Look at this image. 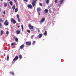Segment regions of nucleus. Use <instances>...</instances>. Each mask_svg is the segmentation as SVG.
I'll return each mask as SVG.
<instances>
[{
  "label": "nucleus",
  "instance_id": "nucleus-40",
  "mask_svg": "<svg viewBox=\"0 0 76 76\" xmlns=\"http://www.w3.org/2000/svg\"><path fill=\"white\" fill-rule=\"evenodd\" d=\"M9 57H7V60H8V61L9 60Z\"/></svg>",
  "mask_w": 76,
  "mask_h": 76
},
{
  "label": "nucleus",
  "instance_id": "nucleus-49",
  "mask_svg": "<svg viewBox=\"0 0 76 76\" xmlns=\"http://www.w3.org/2000/svg\"><path fill=\"white\" fill-rule=\"evenodd\" d=\"M1 1H3V0H0Z\"/></svg>",
  "mask_w": 76,
  "mask_h": 76
},
{
  "label": "nucleus",
  "instance_id": "nucleus-31",
  "mask_svg": "<svg viewBox=\"0 0 76 76\" xmlns=\"http://www.w3.org/2000/svg\"><path fill=\"white\" fill-rule=\"evenodd\" d=\"M14 2L16 3L17 1V0H14Z\"/></svg>",
  "mask_w": 76,
  "mask_h": 76
},
{
  "label": "nucleus",
  "instance_id": "nucleus-11",
  "mask_svg": "<svg viewBox=\"0 0 76 76\" xmlns=\"http://www.w3.org/2000/svg\"><path fill=\"white\" fill-rule=\"evenodd\" d=\"M37 12L41 11V9L39 7L37 8Z\"/></svg>",
  "mask_w": 76,
  "mask_h": 76
},
{
  "label": "nucleus",
  "instance_id": "nucleus-27",
  "mask_svg": "<svg viewBox=\"0 0 76 76\" xmlns=\"http://www.w3.org/2000/svg\"><path fill=\"white\" fill-rule=\"evenodd\" d=\"M15 41H16L17 42H18V38H15Z\"/></svg>",
  "mask_w": 76,
  "mask_h": 76
},
{
  "label": "nucleus",
  "instance_id": "nucleus-52",
  "mask_svg": "<svg viewBox=\"0 0 76 76\" xmlns=\"http://www.w3.org/2000/svg\"><path fill=\"white\" fill-rule=\"evenodd\" d=\"M16 3V4H17V2H16V3Z\"/></svg>",
  "mask_w": 76,
  "mask_h": 76
},
{
  "label": "nucleus",
  "instance_id": "nucleus-20",
  "mask_svg": "<svg viewBox=\"0 0 76 76\" xmlns=\"http://www.w3.org/2000/svg\"><path fill=\"white\" fill-rule=\"evenodd\" d=\"M15 7H16L15 5L13 6H12V10H14Z\"/></svg>",
  "mask_w": 76,
  "mask_h": 76
},
{
  "label": "nucleus",
  "instance_id": "nucleus-46",
  "mask_svg": "<svg viewBox=\"0 0 76 76\" xmlns=\"http://www.w3.org/2000/svg\"><path fill=\"white\" fill-rule=\"evenodd\" d=\"M4 56H5V54L4 53Z\"/></svg>",
  "mask_w": 76,
  "mask_h": 76
},
{
  "label": "nucleus",
  "instance_id": "nucleus-6",
  "mask_svg": "<svg viewBox=\"0 0 76 76\" xmlns=\"http://www.w3.org/2000/svg\"><path fill=\"white\" fill-rule=\"evenodd\" d=\"M4 25H5V26H8L9 25V23L8 22L7 20H5V22H4Z\"/></svg>",
  "mask_w": 76,
  "mask_h": 76
},
{
  "label": "nucleus",
  "instance_id": "nucleus-22",
  "mask_svg": "<svg viewBox=\"0 0 76 76\" xmlns=\"http://www.w3.org/2000/svg\"><path fill=\"white\" fill-rule=\"evenodd\" d=\"M10 73L12 75H13L14 74V72L12 71H11Z\"/></svg>",
  "mask_w": 76,
  "mask_h": 76
},
{
  "label": "nucleus",
  "instance_id": "nucleus-47",
  "mask_svg": "<svg viewBox=\"0 0 76 76\" xmlns=\"http://www.w3.org/2000/svg\"><path fill=\"white\" fill-rule=\"evenodd\" d=\"M22 31H23V30H22Z\"/></svg>",
  "mask_w": 76,
  "mask_h": 76
},
{
  "label": "nucleus",
  "instance_id": "nucleus-53",
  "mask_svg": "<svg viewBox=\"0 0 76 76\" xmlns=\"http://www.w3.org/2000/svg\"><path fill=\"white\" fill-rule=\"evenodd\" d=\"M1 7V5H0V7Z\"/></svg>",
  "mask_w": 76,
  "mask_h": 76
},
{
  "label": "nucleus",
  "instance_id": "nucleus-2",
  "mask_svg": "<svg viewBox=\"0 0 76 76\" xmlns=\"http://www.w3.org/2000/svg\"><path fill=\"white\" fill-rule=\"evenodd\" d=\"M33 1L32 3V5L33 7H34L35 6V4L36 3L37 0H33Z\"/></svg>",
  "mask_w": 76,
  "mask_h": 76
},
{
  "label": "nucleus",
  "instance_id": "nucleus-14",
  "mask_svg": "<svg viewBox=\"0 0 76 76\" xmlns=\"http://www.w3.org/2000/svg\"><path fill=\"white\" fill-rule=\"evenodd\" d=\"M18 57H15V58H14V60H13V61H16L17 60H18Z\"/></svg>",
  "mask_w": 76,
  "mask_h": 76
},
{
  "label": "nucleus",
  "instance_id": "nucleus-35",
  "mask_svg": "<svg viewBox=\"0 0 76 76\" xmlns=\"http://www.w3.org/2000/svg\"><path fill=\"white\" fill-rule=\"evenodd\" d=\"M3 13H4V15H5L6 14L5 11H4L3 12Z\"/></svg>",
  "mask_w": 76,
  "mask_h": 76
},
{
  "label": "nucleus",
  "instance_id": "nucleus-19",
  "mask_svg": "<svg viewBox=\"0 0 76 76\" xmlns=\"http://www.w3.org/2000/svg\"><path fill=\"white\" fill-rule=\"evenodd\" d=\"M18 10V9L17 8H16L15 9V12H16Z\"/></svg>",
  "mask_w": 76,
  "mask_h": 76
},
{
  "label": "nucleus",
  "instance_id": "nucleus-41",
  "mask_svg": "<svg viewBox=\"0 0 76 76\" xmlns=\"http://www.w3.org/2000/svg\"><path fill=\"white\" fill-rule=\"evenodd\" d=\"M38 32H40V31L39 29L38 30Z\"/></svg>",
  "mask_w": 76,
  "mask_h": 76
},
{
  "label": "nucleus",
  "instance_id": "nucleus-5",
  "mask_svg": "<svg viewBox=\"0 0 76 76\" xmlns=\"http://www.w3.org/2000/svg\"><path fill=\"white\" fill-rule=\"evenodd\" d=\"M17 19H18V21L19 22H20V18L19 16V14H17Z\"/></svg>",
  "mask_w": 76,
  "mask_h": 76
},
{
  "label": "nucleus",
  "instance_id": "nucleus-45",
  "mask_svg": "<svg viewBox=\"0 0 76 76\" xmlns=\"http://www.w3.org/2000/svg\"><path fill=\"white\" fill-rule=\"evenodd\" d=\"M38 14H39V15H40V13L39 12L38 13Z\"/></svg>",
  "mask_w": 76,
  "mask_h": 76
},
{
  "label": "nucleus",
  "instance_id": "nucleus-29",
  "mask_svg": "<svg viewBox=\"0 0 76 76\" xmlns=\"http://www.w3.org/2000/svg\"><path fill=\"white\" fill-rule=\"evenodd\" d=\"M51 10H50H50H49V13H51Z\"/></svg>",
  "mask_w": 76,
  "mask_h": 76
},
{
  "label": "nucleus",
  "instance_id": "nucleus-15",
  "mask_svg": "<svg viewBox=\"0 0 76 76\" xmlns=\"http://www.w3.org/2000/svg\"><path fill=\"white\" fill-rule=\"evenodd\" d=\"M48 10L47 9H45L44 10V12L46 13H48Z\"/></svg>",
  "mask_w": 76,
  "mask_h": 76
},
{
  "label": "nucleus",
  "instance_id": "nucleus-32",
  "mask_svg": "<svg viewBox=\"0 0 76 76\" xmlns=\"http://www.w3.org/2000/svg\"><path fill=\"white\" fill-rule=\"evenodd\" d=\"M14 45H15V44L13 43H11V45H12V46H13Z\"/></svg>",
  "mask_w": 76,
  "mask_h": 76
},
{
  "label": "nucleus",
  "instance_id": "nucleus-17",
  "mask_svg": "<svg viewBox=\"0 0 76 76\" xmlns=\"http://www.w3.org/2000/svg\"><path fill=\"white\" fill-rule=\"evenodd\" d=\"M60 0L61 1V2H60V4L58 5L59 6L61 5V4H62V3L64 1V0Z\"/></svg>",
  "mask_w": 76,
  "mask_h": 76
},
{
  "label": "nucleus",
  "instance_id": "nucleus-39",
  "mask_svg": "<svg viewBox=\"0 0 76 76\" xmlns=\"http://www.w3.org/2000/svg\"><path fill=\"white\" fill-rule=\"evenodd\" d=\"M24 1H25L26 2L28 1V0H23Z\"/></svg>",
  "mask_w": 76,
  "mask_h": 76
},
{
  "label": "nucleus",
  "instance_id": "nucleus-12",
  "mask_svg": "<svg viewBox=\"0 0 76 76\" xmlns=\"http://www.w3.org/2000/svg\"><path fill=\"white\" fill-rule=\"evenodd\" d=\"M50 0H45V1L47 4H48L49 3Z\"/></svg>",
  "mask_w": 76,
  "mask_h": 76
},
{
  "label": "nucleus",
  "instance_id": "nucleus-23",
  "mask_svg": "<svg viewBox=\"0 0 76 76\" xmlns=\"http://www.w3.org/2000/svg\"><path fill=\"white\" fill-rule=\"evenodd\" d=\"M10 5H11V6L13 5V3L12 1L10 2Z\"/></svg>",
  "mask_w": 76,
  "mask_h": 76
},
{
  "label": "nucleus",
  "instance_id": "nucleus-30",
  "mask_svg": "<svg viewBox=\"0 0 76 76\" xmlns=\"http://www.w3.org/2000/svg\"><path fill=\"white\" fill-rule=\"evenodd\" d=\"M58 0H55V3H57Z\"/></svg>",
  "mask_w": 76,
  "mask_h": 76
},
{
  "label": "nucleus",
  "instance_id": "nucleus-21",
  "mask_svg": "<svg viewBox=\"0 0 76 76\" xmlns=\"http://www.w3.org/2000/svg\"><path fill=\"white\" fill-rule=\"evenodd\" d=\"M3 30H1V33H0L1 35H2L3 34Z\"/></svg>",
  "mask_w": 76,
  "mask_h": 76
},
{
  "label": "nucleus",
  "instance_id": "nucleus-7",
  "mask_svg": "<svg viewBox=\"0 0 76 76\" xmlns=\"http://www.w3.org/2000/svg\"><path fill=\"white\" fill-rule=\"evenodd\" d=\"M24 47H25L24 44H23L21 45V46H20V48L22 50V49H23V48H24Z\"/></svg>",
  "mask_w": 76,
  "mask_h": 76
},
{
  "label": "nucleus",
  "instance_id": "nucleus-3",
  "mask_svg": "<svg viewBox=\"0 0 76 76\" xmlns=\"http://www.w3.org/2000/svg\"><path fill=\"white\" fill-rule=\"evenodd\" d=\"M11 23L13 22L14 24H15L16 23V22L15 21V19H13L12 18H11Z\"/></svg>",
  "mask_w": 76,
  "mask_h": 76
},
{
  "label": "nucleus",
  "instance_id": "nucleus-28",
  "mask_svg": "<svg viewBox=\"0 0 76 76\" xmlns=\"http://www.w3.org/2000/svg\"><path fill=\"white\" fill-rule=\"evenodd\" d=\"M9 34V32L8 31H7V32H6V34H7L8 35Z\"/></svg>",
  "mask_w": 76,
  "mask_h": 76
},
{
  "label": "nucleus",
  "instance_id": "nucleus-50",
  "mask_svg": "<svg viewBox=\"0 0 76 76\" xmlns=\"http://www.w3.org/2000/svg\"><path fill=\"white\" fill-rule=\"evenodd\" d=\"M22 57H20V58H21Z\"/></svg>",
  "mask_w": 76,
  "mask_h": 76
},
{
  "label": "nucleus",
  "instance_id": "nucleus-1",
  "mask_svg": "<svg viewBox=\"0 0 76 76\" xmlns=\"http://www.w3.org/2000/svg\"><path fill=\"white\" fill-rule=\"evenodd\" d=\"M28 26L29 29L31 30V31H34V26H33L31 25L30 24H29Z\"/></svg>",
  "mask_w": 76,
  "mask_h": 76
},
{
  "label": "nucleus",
  "instance_id": "nucleus-37",
  "mask_svg": "<svg viewBox=\"0 0 76 76\" xmlns=\"http://www.w3.org/2000/svg\"><path fill=\"white\" fill-rule=\"evenodd\" d=\"M22 55H20V56H19V57H22Z\"/></svg>",
  "mask_w": 76,
  "mask_h": 76
},
{
  "label": "nucleus",
  "instance_id": "nucleus-10",
  "mask_svg": "<svg viewBox=\"0 0 76 76\" xmlns=\"http://www.w3.org/2000/svg\"><path fill=\"white\" fill-rule=\"evenodd\" d=\"M43 36V34H40L39 35L37 36V37H38L39 38H41Z\"/></svg>",
  "mask_w": 76,
  "mask_h": 76
},
{
  "label": "nucleus",
  "instance_id": "nucleus-43",
  "mask_svg": "<svg viewBox=\"0 0 76 76\" xmlns=\"http://www.w3.org/2000/svg\"><path fill=\"white\" fill-rule=\"evenodd\" d=\"M17 27H18V28H19L20 27V26H17Z\"/></svg>",
  "mask_w": 76,
  "mask_h": 76
},
{
  "label": "nucleus",
  "instance_id": "nucleus-34",
  "mask_svg": "<svg viewBox=\"0 0 76 76\" xmlns=\"http://www.w3.org/2000/svg\"><path fill=\"white\" fill-rule=\"evenodd\" d=\"M34 35H33L31 37V38H33L34 37Z\"/></svg>",
  "mask_w": 76,
  "mask_h": 76
},
{
  "label": "nucleus",
  "instance_id": "nucleus-26",
  "mask_svg": "<svg viewBox=\"0 0 76 76\" xmlns=\"http://www.w3.org/2000/svg\"><path fill=\"white\" fill-rule=\"evenodd\" d=\"M27 32L28 33H30V31L29 30H27Z\"/></svg>",
  "mask_w": 76,
  "mask_h": 76
},
{
  "label": "nucleus",
  "instance_id": "nucleus-4",
  "mask_svg": "<svg viewBox=\"0 0 76 76\" xmlns=\"http://www.w3.org/2000/svg\"><path fill=\"white\" fill-rule=\"evenodd\" d=\"M26 44L28 46H30L31 44V41H28L26 42Z\"/></svg>",
  "mask_w": 76,
  "mask_h": 76
},
{
  "label": "nucleus",
  "instance_id": "nucleus-36",
  "mask_svg": "<svg viewBox=\"0 0 76 76\" xmlns=\"http://www.w3.org/2000/svg\"><path fill=\"white\" fill-rule=\"evenodd\" d=\"M2 26V24L1 23H0V27Z\"/></svg>",
  "mask_w": 76,
  "mask_h": 76
},
{
  "label": "nucleus",
  "instance_id": "nucleus-9",
  "mask_svg": "<svg viewBox=\"0 0 76 76\" xmlns=\"http://www.w3.org/2000/svg\"><path fill=\"white\" fill-rule=\"evenodd\" d=\"M27 7H28L30 9H32L33 8L32 5L31 4L27 5Z\"/></svg>",
  "mask_w": 76,
  "mask_h": 76
},
{
  "label": "nucleus",
  "instance_id": "nucleus-13",
  "mask_svg": "<svg viewBox=\"0 0 76 76\" xmlns=\"http://www.w3.org/2000/svg\"><path fill=\"white\" fill-rule=\"evenodd\" d=\"M16 32H17V34H20V31L19 30H17Z\"/></svg>",
  "mask_w": 76,
  "mask_h": 76
},
{
  "label": "nucleus",
  "instance_id": "nucleus-18",
  "mask_svg": "<svg viewBox=\"0 0 76 76\" xmlns=\"http://www.w3.org/2000/svg\"><path fill=\"white\" fill-rule=\"evenodd\" d=\"M4 7H6L7 6V4L6 2H4Z\"/></svg>",
  "mask_w": 76,
  "mask_h": 76
},
{
  "label": "nucleus",
  "instance_id": "nucleus-24",
  "mask_svg": "<svg viewBox=\"0 0 76 76\" xmlns=\"http://www.w3.org/2000/svg\"><path fill=\"white\" fill-rule=\"evenodd\" d=\"M4 21V20H2V19L0 18V22H3Z\"/></svg>",
  "mask_w": 76,
  "mask_h": 76
},
{
  "label": "nucleus",
  "instance_id": "nucleus-16",
  "mask_svg": "<svg viewBox=\"0 0 76 76\" xmlns=\"http://www.w3.org/2000/svg\"><path fill=\"white\" fill-rule=\"evenodd\" d=\"M44 35L45 36H46L47 35V31H45L44 33Z\"/></svg>",
  "mask_w": 76,
  "mask_h": 76
},
{
  "label": "nucleus",
  "instance_id": "nucleus-42",
  "mask_svg": "<svg viewBox=\"0 0 76 76\" xmlns=\"http://www.w3.org/2000/svg\"><path fill=\"white\" fill-rule=\"evenodd\" d=\"M7 57H9V55H7Z\"/></svg>",
  "mask_w": 76,
  "mask_h": 76
},
{
  "label": "nucleus",
  "instance_id": "nucleus-51",
  "mask_svg": "<svg viewBox=\"0 0 76 76\" xmlns=\"http://www.w3.org/2000/svg\"><path fill=\"white\" fill-rule=\"evenodd\" d=\"M8 0V1H10V0Z\"/></svg>",
  "mask_w": 76,
  "mask_h": 76
},
{
  "label": "nucleus",
  "instance_id": "nucleus-8",
  "mask_svg": "<svg viewBox=\"0 0 76 76\" xmlns=\"http://www.w3.org/2000/svg\"><path fill=\"white\" fill-rule=\"evenodd\" d=\"M45 18H44L41 19V20L40 21V22L41 23H42L44 22V21H45Z\"/></svg>",
  "mask_w": 76,
  "mask_h": 76
},
{
  "label": "nucleus",
  "instance_id": "nucleus-33",
  "mask_svg": "<svg viewBox=\"0 0 76 76\" xmlns=\"http://www.w3.org/2000/svg\"><path fill=\"white\" fill-rule=\"evenodd\" d=\"M23 25H21V28H22V30H23Z\"/></svg>",
  "mask_w": 76,
  "mask_h": 76
},
{
  "label": "nucleus",
  "instance_id": "nucleus-38",
  "mask_svg": "<svg viewBox=\"0 0 76 76\" xmlns=\"http://www.w3.org/2000/svg\"><path fill=\"white\" fill-rule=\"evenodd\" d=\"M39 5H40L41 6H42V4L41 3H39Z\"/></svg>",
  "mask_w": 76,
  "mask_h": 76
},
{
  "label": "nucleus",
  "instance_id": "nucleus-44",
  "mask_svg": "<svg viewBox=\"0 0 76 76\" xmlns=\"http://www.w3.org/2000/svg\"><path fill=\"white\" fill-rule=\"evenodd\" d=\"M1 9L0 8V12H1Z\"/></svg>",
  "mask_w": 76,
  "mask_h": 76
},
{
  "label": "nucleus",
  "instance_id": "nucleus-25",
  "mask_svg": "<svg viewBox=\"0 0 76 76\" xmlns=\"http://www.w3.org/2000/svg\"><path fill=\"white\" fill-rule=\"evenodd\" d=\"M35 43H36V41H33L32 43V45H34L35 44Z\"/></svg>",
  "mask_w": 76,
  "mask_h": 76
},
{
  "label": "nucleus",
  "instance_id": "nucleus-48",
  "mask_svg": "<svg viewBox=\"0 0 76 76\" xmlns=\"http://www.w3.org/2000/svg\"><path fill=\"white\" fill-rule=\"evenodd\" d=\"M15 57H18V56H15Z\"/></svg>",
  "mask_w": 76,
  "mask_h": 76
}]
</instances>
